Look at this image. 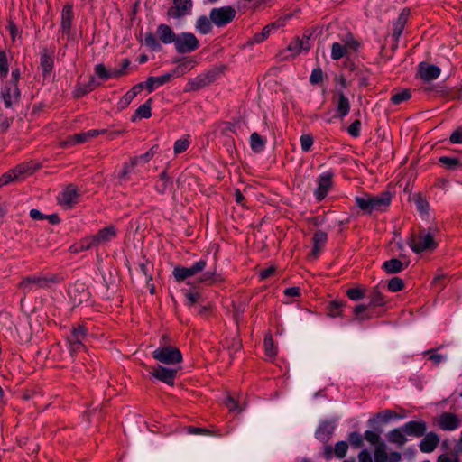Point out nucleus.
I'll return each mask as SVG.
<instances>
[{
    "instance_id": "46",
    "label": "nucleus",
    "mask_w": 462,
    "mask_h": 462,
    "mask_svg": "<svg viewBox=\"0 0 462 462\" xmlns=\"http://www.w3.org/2000/svg\"><path fill=\"white\" fill-rule=\"evenodd\" d=\"M411 97V94L409 89H403L394 95L392 96L391 101L395 104L399 105L403 101H406L410 99Z\"/></svg>"
},
{
    "instance_id": "2",
    "label": "nucleus",
    "mask_w": 462,
    "mask_h": 462,
    "mask_svg": "<svg viewBox=\"0 0 462 462\" xmlns=\"http://www.w3.org/2000/svg\"><path fill=\"white\" fill-rule=\"evenodd\" d=\"M408 245L411 249L417 254L436 247L432 234L425 230L420 231L417 237L415 235H411L408 240Z\"/></svg>"
},
{
    "instance_id": "24",
    "label": "nucleus",
    "mask_w": 462,
    "mask_h": 462,
    "mask_svg": "<svg viewBox=\"0 0 462 462\" xmlns=\"http://www.w3.org/2000/svg\"><path fill=\"white\" fill-rule=\"evenodd\" d=\"M172 76V73H166L160 77H149L145 81V88L149 92H152L157 87L169 82Z\"/></svg>"
},
{
    "instance_id": "27",
    "label": "nucleus",
    "mask_w": 462,
    "mask_h": 462,
    "mask_svg": "<svg viewBox=\"0 0 462 462\" xmlns=\"http://www.w3.org/2000/svg\"><path fill=\"white\" fill-rule=\"evenodd\" d=\"M404 433L405 432L403 430V427L394 429L388 433V440L392 443L398 445L399 447H402L405 444L407 440Z\"/></svg>"
},
{
    "instance_id": "57",
    "label": "nucleus",
    "mask_w": 462,
    "mask_h": 462,
    "mask_svg": "<svg viewBox=\"0 0 462 462\" xmlns=\"http://www.w3.org/2000/svg\"><path fill=\"white\" fill-rule=\"evenodd\" d=\"M323 79V71L320 68L314 69L310 77V82L311 84H318Z\"/></svg>"
},
{
    "instance_id": "16",
    "label": "nucleus",
    "mask_w": 462,
    "mask_h": 462,
    "mask_svg": "<svg viewBox=\"0 0 462 462\" xmlns=\"http://www.w3.org/2000/svg\"><path fill=\"white\" fill-rule=\"evenodd\" d=\"M440 69L439 67L432 64H429L426 62H421L419 65V74L420 77L424 81H431L433 79H436L440 75Z\"/></svg>"
},
{
    "instance_id": "12",
    "label": "nucleus",
    "mask_w": 462,
    "mask_h": 462,
    "mask_svg": "<svg viewBox=\"0 0 462 462\" xmlns=\"http://www.w3.org/2000/svg\"><path fill=\"white\" fill-rule=\"evenodd\" d=\"M176 374H177L176 369L166 368L162 365H157V366L153 367V370L152 372V375L154 378H156L169 385H173Z\"/></svg>"
},
{
    "instance_id": "50",
    "label": "nucleus",
    "mask_w": 462,
    "mask_h": 462,
    "mask_svg": "<svg viewBox=\"0 0 462 462\" xmlns=\"http://www.w3.org/2000/svg\"><path fill=\"white\" fill-rule=\"evenodd\" d=\"M301 150L304 152H307L310 150L313 145V137L310 134H303L300 138Z\"/></svg>"
},
{
    "instance_id": "9",
    "label": "nucleus",
    "mask_w": 462,
    "mask_h": 462,
    "mask_svg": "<svg viewBox=\"0 0 462 462\" xmlns=\"http://www.w3.org/2000/svg\"><path fill=\"white\" fill-rule=\"evenodd\" d=\"M79 192L78 189L74 185L67 186L58 198V202L63 208L69 209L71 208L78 201Z\"/></svg>"
},
{
    "instance_id": "36",
    "label": "nucleus",
    "mask_w": 462,
    "mask_h": 462,
    "mask_svg": "<svg viewBox=\"0 0 462 462\" xmlns=\"http://www.w3.org/2000/svg\"><path fill=\"white\" fill-rule=\"evenodd\" d=\"M274 27V24L265 26L261 32L256 33L248 41V44L260 43L264 41L270 34L271 29Z\"/></svg>"
},
{
    "instance_id": "6",
    "label": "nucleus",
    "mask_w": 462,
    "mask_h": 462,
    "mask_svg": "<svg viewBox=\"0 0 462 462\" xmlns=\"http://www.w3.org/2000/svg\"><path fill=\"white\" fill-rule=\"evenodd\" d=\"M174 45L179 53H187L199 47V41L193 33L182 32L176 36Z\"/></svg>"
},
{
    "instance_id": "4",
    "label": "nucleus",
    "mask_w": 462,
    "mask_h": 462,
    "mask_svg": "<svg viewBox=\"0 0 462 462\" xmlns=\"http://www.w3.org/2000/svg\"><path fill=\"white\" fill-rule=\"evenodd\" d=\"M207 264L206 260L200 259L194 263L190 267L177 265L173 269L172 274L175 280L180 282L202 273L206 269Z\"/></svg>"
},
{
    "instance_id": "34",
    "label": "nucleus",
    "mask_w": 462,
    "mask_h": 462,
    "mask_svg": "<svg viewBox=\"0 0 462 462\" xmlns=\"http://www.w3.org/2000/svg\"><path fill=\"white\" fill-rule=\"evenodd\" d=\"M265 141L256 133H253L250 136V146L254 152H260L263 150Z\"/></svg>"
},
{
    "instance_id": "48",
    "label": "nucleus",
    "mask_w": 462,
    "mask_h": 462,
    "mask_svg": "<svg viewBox=\"0 0 462 462\" xmlns=\"http://www.w3.org/2000/svg\"><path fill=\"white\" fill-rule=\"evenodd\" d=\"M404 287L403 281L399 277H393L388 282V289L393 292L402 291Z\"/></svg>"
},
{
    "instance_id": "39",
    "label": "nucleus",
    "mask_w": 462,
    "mask_h": 462,
    "mask_svg": "<svg viewBox=\"0 0 462 462\" xmlns=\"http://www.w3.org/2000/svg\"><path fill=\"white\" fill-rule=\"evenodd\" d=\"M414 201L417 207V209L420 211L421 215H428L429 214V208L430 205L428 201L422 198L420 194H415L414 195Z\"/></svg>"
},
{
    "instance_id": "30",
    "label": "nucleus",
    "mask_w": 462,
    "mask_h": 462,
    "mask_svg": "<svg viewBox=\"0 0 462 462\" xmlns=\"http://www.w3.org/2000/svg\"><path fill=\"white\" fill-rule=\"evenodd\" d=\"M368 305L359 304L354 308L355 320L362 322L365 320L371 319L373 317L368 313Z\"/></svg>"
},
{
    "instance_id": "56",
    "label": "nucleus",
    "mask_w": 462,
    "mask_h": 462,
    "mask_svg": "<svg viewBox=\"0 0 462 462\" xmlns=\"http://www.w3.org/2000/svg\"><path fill=\"white\" fill-rule=\"evenodd\" d=\"M328 236L323 231H317L313 236V244L316 245L323 246L327 242Z\"/></svg>"
},
{
    "instance_id": "14",
    "label": "nucleus",
    "mask_w": 462,
    "mask_h": 462,
    "mask_svg": "<svg viewBox=\"0 0 462 462\" xmlns=\"http://www.w3.org/2000/svg\"><path fill=\"white\" fill-rule=\"evenodd\" d=\"M69 296L75 305H79L84 301H87L89 297V292L87 287L82 282H76L73 287L69 290Z\"/></svg>"
},
{
    "instance_id": "22",
    "label": "nucleus",
    "mask_w": 462,
    "mask_h": 462,
    "mask_svg": "<svg viewBox=\"0 0 462 462\" xmlns=\"http://www.w3.org/2000/svg\"><path fill=\"white\" fill-rule=\"evenodd\" d=\"M426 424L423 421H409L403 426L406 434L415 437H421L426 432Z\"/></svg>"
},
{
    "instance_id": "49",
    "label": "nucleus",
    "mask_w": 462,
    "mask_h": 462,
    "mask_svg": "<svg viewBox=\"0 0 462 462\" xmlns=\"http://www.w3.org/2000/svg\"><path fill=\"white\" fill-rule=\"evenodd\" d=\"M365 291L358 287L351 288L346 291V295L352 300H359L365 297Z\"/></svg>"
},
{
    "instance_id": "20",
    "label": "nucleus",
    "mask_w": 462,
    "mask_h": 462,
    "mask_svg": "<svg viewBox=\"0 0 462 462\" xmlns=\"http://www.w3.org/2000/svg\"><path fill=\"white\" fill-rule=\"evenodd\" d=\"M116 236V228L114 226H108L93 236V243H97L98 245H103L112 240Z\"/></svg>"
},
{
    "instance_id": "13",
    "label": "nucleus",
    "mask_w": 462,
    "mask_h": 462,
    "mask_svg": "<svg viewBox=\"0 0 462 462\" xmlns=\"http://www.w3.org/2000/svg\"><path fill=\"white\" fill-rule=\"evenodd\" d=\"M331 172H326L320 175L318 179V188L315 190V195L318 200H322L328 194V189L332 185Z\"/></svg>"
},
{
    "instance_id": "8",
    "label": "nucleus",
    "mask_w": 462,
    "mask_h": 462,
    "mask_svg": "<svg viewBox=\"0 0 462 462\" xmlns=\"http://www.w3.org/2000/svg\"><path fill=\"white\" fill-rule=\"evenodd\" d=\"M1 97L6 108H11L13 106L18 104L21 93L18 86L10 85L6 83L1 90Z\"/></svg>"
},
{
    "instance_id": "1",
    "label": "nucleus",
    "mask_w": 462,
    "mask_h": 462,
    "mask_svg": "<svg viewBox=\"0 0 462 462\" xmlns=\"http://www.w3.org/2000/svg\"><path fill=\"white\" fill-rule=\"evenodd\" d=\"M58 278L56 276H28L23 278L19 283V288L23 290L24 294L32 291L34 289H47L51 284L57 283Z\"/></svg>"
},
{
    "instance_id": "60",
    "label": "nucleus",
    "mask_w": 462,
    "mask_h": 462,
    "mask_svg": "<svg viewBox=\"0 0 462 462\" xmlns=\"http://www.w3.org/2000/svg\"><path fill=\"white\" fill-rule=\"evenodd\" d=\"M376 417L382 420L383 421L387 422L393 418H397L398 416L393 411L385 410L382 412L377 413Z\"/></svg>"
},
{
    "instance_id": "59",
    "label": "nucleus",
    "mask_w": 462,
    "mask_h": 462,
    "mask_svg": "<svg viewBox=\"0 0 462 462\" xmlns=\"http://www.w3.org/2000/svg\"><path fill=\"white\" fill-rule=\"evenodd\" d=\"M233 309H234L233 317H234V319H235L236 325H238L241 320L242 315L245 312V305H243V304L236 305V304L233 303Z\"/></svg>"
},
{
    "instance_id": "11",
    "label": "nucleus",
    "mask_w": 462,
    "mask_h": 462,
    "mask_svg": "<svg viewBox=\"0 0 462 462\" xmlns=\"http://www.w3.org/2000/svg\"><path fill=\"white\" fill-rule=\"evenodd\" d=\"M334 100H336V109L341 118L348 115L350 111V102L342 89L334 90Z\"/></svg>"
},
{
    "instance_id": "10",
    "label": "nucleus",
    "mask_w": 462,
    "mask_h": 462,
    "mask_svg": "<svg viewBox=\"0 0 462 462\" xmlns=\"http://www.w3.org/2000/svg\"><path fill=\"white\" fill-rule=\"evenodd\" d=\"M402 260L392 258L383 263V269L389 274L398 273L410 264V260L401 254Z\"/></svg>"
},
{
    "instance_id": "47",
    "label": "nucleus",
    "mask_w": 462,
    "mask_h": 462,
    "mask_svg": "<svg viewBox=\"0 0 462 462\" xmlns=\"http://www.w3.org/2000/svg\"><path fill=\"white\" fill-rule=\"evenodd\" d=\"M348 444L346 441H338L335 445L334 453L337 457L343 458L346 455Z\"/></svg>"
},
{
    "instance_id": "64",
    "label": "nucleus",
    "mask_w": 462,
    "mask_h": 462,
    "mask_svg": "<svg viewBox=\"0 0 462 462\" xmlns=\"http://www.w3.org/2000/svg\"><path fill=\"white\" fill-rule=\"evenodd\" d=\"M437 462H459V459L457 455L442 454L439 456Z\"/></svg>"
},
{
    "instance_id": "7",
    "label": "nucleus",
    "mask_w": 462,
    "mask_h": 462,
    "mask_svg": "<svg viewBox=\"0 0 462 462\" xmlns=\"http://www.w3.org/2000/svg\"><path fill=\"white\" fill-rule=\"evenodd\" d=\"M173 5L169 8L167 15L179 19L189 14L192 9V0H172Z\"/></svg>"
},
{
    "instance_id": "5",
    "label": "nucleus",
    "mask_w": 462,
    "mask_h": 462,
    "mask_svg": "<svg viewBox=\"0 0 462 462\" xmlns=\"http://www.w3.org/2000/svg\"><path fill=\"white\" fill-rule=\"evenodd\" d=\"M236 14V11L232 6L213 8L209 13L211 22L217 27H223L231 23Z\"/></svg>"
},
{
    "instance_id": "58",
    "label": "nucleus",
    "mask_w": 462,
    "mask_h": 462,
    "mask_svg": "<svg viewBox=\"0 0 462 462\" xmlns=\"http://www.w3.org/2000/svg\"><path fill=\"white\" fill-rule=\"evenodd\" d=\"M426 355H429V359L431 360L436 365H439L443 360H445V356L440 354H437L434 349H430L425 352Z\"/></svg>"
},
{
    "instance_id": "35",
    "label": "nucleus",
    "mask_w": 462,
    "mask_h": 462,
    "mask_svg": "<svg viewBox=\"0 0 462 462\" xmlns=\"http://www.w3.org/2000/svg\"><path fill=\"white\" fill-rule=\"evenodd\" d=\"M355 200L357 207H359L360 209H362L365 213H372L370 195L365 194L364 196L361 197H356Z\"/></svg>"
},
{
    "instance_id": "38",
    "label": "nucleus",
    "mask_w": 462,
    "mask_h": 462,
    "mask_svg": "<svg viewBox=\"0 0 462 462\" xmlns=\"http://www.w3.org/2000/svg\"><path fill=\"white\" fill-rule=\"evenodd\" d=\"M86 337L87 329L83 326L79 325L78 327L73 328L71 335L69 337H68V340L83 341Z\"/></svg>"
},
{
    "instance_id": "40",
    "label": "nucleus",
    "mask_w": 462,
    "mask_h": 462,
    "mask_svg": "<svg viewBox=\"0 0 462 462\" xmlns=\"http://www.w3.org/2000/svg\"><path fill=\"white\" fill-rule=\"evenodd\" d=\"M95 86V79L94 77H91L88 83L85 86H78L75 89L74 96L75 97L79 98L87 93L90 92Z\"/></svg>"
},
{
    "instance_id": "61",
    "label": "nucleus",
    "mask_w": 462,
    "mask_h": 462,
    "mask_svg": "<svg viewBox=\"0 0 462 462\" xmlns=\"http://www.w3.org/2000/svg\"><path fill=\"white\" fill-rule=\"evenodd\" d=\"M135 97L134 91H128L126 92L123 97L121 98L119 105L121 106V108H125Z\"/></svg>"
},
{
    "instance_id": "23",
    "label": "nucleus",
    "mask_w": 462,
    "mask_h": 462,
    "mask_svg": "<svg viewBox=\"0 0 462 462\" xmlns=\"http://www.w3.org/2000/svg\"><path fill=\"white\" fill-rule=\"evenodd\" d=\"M157 34L160 41L164 44L174 43L176 41V34L173 30L167 24H160L157 27Z\"/></svg>"
},
{
    "instance_id": "28",
    "label": "nucleus",
    "mask_w": 462,
    "mask_h": 462,
    "mask_svg": "<svg viewBox=\"0 0 462 462\" xmlns=\"http://www.w3.org/2000/svg\"><path fill=\"white\" fill-rule=\"evenodd\" d=\"M41 68L44 77L50 75L52 68H53V59L48 53L47 50H43L41 56Z\"/></svg>"
},
{
    "instance_id": "43",
    "label": "nucleus",
    "mask_w": 462,
    "mask_h": 462,
    "mask_svg": "<svg viewBox=\"0 0 462 462\" xmlns=\"http://www.w3.org/2000/svg\"><path fill=\"white\" fill-rule=\"evenodd\" d=\"M144 43L146 46H148L152 51H159L162 50L160 42L156 39V37L152 32H148L145 34Z\"/></svg>"
},
{
    "instance_id": "54",
    "label": "nucleus",
    "mask_w": 462,
    "mask_h": 462,
    "mask_svg": "<svg viewBox=\"0 0 462 462\" xmlns=\"http://www.w3.org/2000/svg\"><path fill=\"white\" fill-rule=\"evenodd\" d=\"M88 140V135L86 133L78 134L73 135L69 141H66V142L62 143V145H67L69 143H71V144L81 143H85Z\"/></svg>"
},
{
    "instance_id": "33",
    "label": "nucleus",
    "mask_w": 462,
    "mask_h": 462,
    "mask_svg": "<svg viewBox=\"0 0 462 462\" xmlns=\"http://www.w3.org/2000/svg\"><path fill=\"white\" fill-rule=\"evenodd\" d=\"M344 305L345 303L342 300H335L330 301L328 306V315L331 318L340 317Z\"/></svg>"
},
{
    "instance_id": "15",
    "label": "nucleus",
    "mask_w": 462,
    "mask_h": 462,
    "mask_svg": "<svg viewBox=\"0 0 462 462\" xmlns=\"http://www.w3.org/2000/svg\"><path fill=\"white\" fill-rule=\"evenodd\" d=\"M439 425L444 430H454L461 425V420L454 413L444 412L439 417Z\"/></svg>"
},
{
    "instance_id": "31",
    "label": "nucleus",
    "mask_w": 462,
    "mask_h": 462,
    "mask_svg": "<svg viewBox=\"0 0 462 462\" xmlns=\"http://www.w3.org/2000/svg\"><path fill=\"white\" fill-rule=\"evenodd\" d=\"M370 303L368 306L376 307V306H384L386 304V300H384L383 295L378 290L377 287L373 288L369 295Z\"/></svg>"
},
{
    "instance_id": "53",
    "label": "nucleus",
    "mask_w": 462,
    "mask_h": 462,
    "mask_svg": "<svg viewBox=\"0 0 462 462\" xmlns=\"http://www.w3.org/2000/svg\"><path fill=\"white\" fill-rule=\"evenodd\" d=\"M224 403L228 407L229 411H237L238 412H242L244 410V407L239 406L232 396H227Z\"/></svg>"
},
{
    "instance_id": "26",
    "label": "nucleus",
    "mask_w": 462,
    "mask_h": 462,
    "mask_svg": "<svg viewBox=\"0 0 462 462\" xmlns=\"http://www.w3.org/2000/svg\"><path fill=\"white\" fill-rule=\"evenodd\" d=\"M300 52H302V50L300 48L299 42L296 38L288 45L286 50L279 54V57L280 60H289L291 58L296 57Z\"/></svg>"
},
{
    "instance_id": "32",
    "label": "nucleus",
    "mask_w": 462,
    "mask_h": 462,
    "mask_svg": "<svg viewBox=\"0 0 462 462\" xmlns=\"http://www.w3.org/2000/svg\"><path fill=\"white\" fill-rule=\"evenodd\" d=\"M152 102V98H149L144 104L140 106L135 111V115L133 117V121H134L136 117H139V118L151 117V116H152V112H151Z\"/></svg>"
},
{
    "instance_id": "37",
    "label": "nucleus",
    "mask_w": 462,
    "mask_h": 462,
    "mask_svg": "<svg viewBox=\"0 0 462 462\" xmlns=\"http://www.w3.org/2000/svg\"><path fill=\"white\" fill-rule=\"evenodd\" d=\"M387 459L386 445L383 442H380L374 450V462H386Z\"/></svg>"
},
{
    "instance_id": "25",
    "label": "nucleus",
    "mask_w": 462,
    "mask_h": 462,
    "mask_svg": "<svg viewBox=\"0 0 462 462\" xmlns=\"http://www.w3.org/2000/svg\"><path fill=\"white\" fill-rule=\"evenodd\" d=\"M73 18L72 5H66L63 7L61 14V28L63 32H66L69 35L71 23Z\"/></svg>"
},
{
    "instance_id": "63",
    "label": "nucleus",
    "mask_w": 462,
    "mask_h": 462,
    "mask_svg": "<svg viewBox=\"0 0 462 462\" xmlns=\"http://www.w3.org/2000/svg\"><path fill=\"white\" fill-rule=\"evenodd\" d=\"M449 140L454 144L462 143V127L457 128V130H455L451 134V135L449 137Z\"/></svg>"
},
{
    "instance_id": "45",
    "label": "nucleus",
    "mask_w": 462,
    "mask_h": 462,
    "mask_svg": "<svg viewBox=\"0 0 462 462\" xmlns=\"http://www.w3.org/2000/svg\"><path fill=\"white\" fill-rule=\"evenodd\" d=\"M264 348L268 356L274 357L276 356L277 351L271 334L266 335L264 337Z\"/></svg>"
},
{
    "instance_id": "18",
    "label": "nucleus",
    "mask_w": 462,
    "mask_h": 462,
    "mask_svg": "<svg viewBox=\"0 0 462 462\" xmlns=\"http://www.w3.org/2000/svg\"><path fill=\"white\" fill-rule=\"evenodd\" d=\"M440 439L435 432L427 433L420 442V449L423 453L432 452L439 445Z\"/></svg>"
},
{
    "instance_id": "19",
    "label": "nucleus",
    "mask_w": 462,
    "mask_h": 462,
    "mask_svg": "<svg viewBox=\"0 0 462 462\" xmlns=\"http://www.w3.org/2000/svg\"><path fill=\"white\" fill-rule=\"evenodd\" d=\"M392 196L389 192L385 191L378 196L370 195V202L372 212L374 210L382 211L385 209L391 203Z\"/></svg>"
},
{
    "instance_id": "44",
    "label": "nucleus",
    "mask_w": 462,
    "mask_h": 462,
    "mask_svg": "<svg viewBox=\"0 0 462 462\" xmlns=\"http://www.w3.org/2000/svg\"><path fill=\"white\" fill-rule=\"evenodd\" d=\"M346 53V49L345 45L340 44L339 42H334L331 47V58L333 60H339L343 58Z\"/></svg>"
},
{
    "instance_id": "29",
    "label": "nucleus",
    "mask_w": 462,
    "mask_h": 462,
    "mask_svg": "<svg viewBox=\"0 0 462 462\" xmlns=\"http://www.w3.org/2000/svg\"><path fill=\"white\" fill-rule=\"evenodd\" d=\"M212 23L210 17L201 15L196 22V29L202 34H208L212 30Z\"/></svg>"
},
{
    "instance_id": "52",
    "label": "nucleus",
    "mask_w": 462,
    "mask_h": 462,
    "mask_svg": "<svg viewBox=\"0 0 462 462\" xmlns=\"http://www.w3.org/2000/svg\"><path fill=\"white\" fill-rule=\"evenodd\" d=\"M95 74L103 80L110 79L109 69H107L102 63L96 65Z\"/></svg>"
},
{
    "instance_id": "41",
    "label": "nucleus",
    "mask_w": 462,
    "mask_h": 462,
    "mask_svg": "<svg viewBox=\"0 0 462 462\" xmlns=\"http://www.w3.org/2000/svg\"><path fill=\"white\" fill-rule=\"evenodd\" d=\"M9 71L7 53L4 51H0V78L5 79Z\"/></svg>"
},
{
    "instance_id": "17",
    "label": "nucleus",
    "mask_w": 462,
    "mask_h": 462,
    "mask_svg": "<svg viewBox=\"0 0 462 462\" xmlns=\"http://www.w3.org/2000/svg\"><path fill=\"white\" fill-rule=\"evenodd\" d=\"M41 163L29 162L25 163H22L12 169V173L14 174V177H17L18 180L23 179L25 176H30L33 174L37 170L41 168Z\"/></svg>"
},
{
    "instance_id": "51",
    "label": "nucleus",
    "mask_w": 462,
    "mask_h": 462,
    "mask_svg": "<svg viewBox=\"0 0 462 462\" xmlns=\"http://www.w3.org/2000/svg\"><path fill=\"white\" fill-rule=\"evenodd\" d=\"M217 273L216 269L206 271L202 273V275L199 279V283L203 282H211L217 280Z\"/></svg>"
},
{
    "instance_id": "55",
    "label": "nucleus",
    "mask_w": 462,
    "mask_h": 462,
    "mask_svg": "<svg viewBox=\"0 0 462 462\" xmlns=\"http://www.w3.org/2000/svg\"><path fill=\"white\" fill-rule=\"evenodd\" d=\"M189 142L187 139H179L174 143V152L180 153L185 152L189 147Z\"/></svg>"
},
{
    "instance_id": "21",
    "label": "nucleus",
    "mask_w": 462,
    "mask_h": 462,
    "mask_svg": "<svg viewBox=\"0 0 462 462\" xmlns=\"http://www.w3.org/2000/svg\"><path fill=\"white\" fill-rule=\"evenodd\" d=\"M410 14V10L407 8L402 9L401 14H399L398 19L393 24V37L395 39V41H398L401 37L403 29L407 23L408 16Z\"/></svg>"
},
{
    "instance_id": "3",
    "label": "nucleus",
    "mask_w": 462,
    "mask_h": 462,
    "mask_svg": "<svg viewBox=\"0 0 462 462\" xmlns=\"http://www.w3.org/2000/svg\"><path fill=\"white\" fill-rule=\"evenodd\" d=\"M152 357L166 365H174L180 363L182 355L180 351L171 346H161L152 352Z\"/></svg>"
},
{
    "instance_id": "62",
    "label": "nucleus",
    "mask_w": 462,
    "mask_h": 462,
    "mask_svg": "<svg viewBox=\"0 0 462 462\" xmlns=\"http://www.w3.org/2000/svg\"><path fill=\"white\" fill-rule=\"evenodd\" d=\"M365 439L374 445V444H377L380 443L379 440H380V435L374 431H372V430H366L365 432Z\"/></svg>"
},
{
    "instance_id": "42",
    "label": "nucleus",
    "mask_w": 462,
    "mask_h": 462,
    "mask_svg": "<svg viewBox=\"0 0 462 462\" xmlns=\"http://www.w3.org/2000/svg\"><path fill=\"white\" fill-rule=\"evenodd\" d=\"M156 148H157V146H152L144 154L132 158L131 159L132 167H135L137 165V163L140 162H149L152 159V157L154 155Z\"/></svg>"
}]
</instances>
